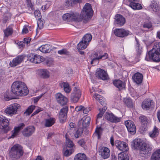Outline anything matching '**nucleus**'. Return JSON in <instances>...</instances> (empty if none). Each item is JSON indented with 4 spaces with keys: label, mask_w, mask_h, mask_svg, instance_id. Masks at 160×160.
Listing matches in <instances>:
<instances>
[{
    "label": "nucleus",
    "mask_w": 160,
    "mask_h": 160,
    "mask_svg": "<svg viewBox=\"0 0 160 160\" xmlns=\"http://www.w3.org/2000/svg\"><path fill=\"white\" fill-rule=\"evenodd\" d=\"M102 106H104L106 104V103L104 101V99L103 97H101V98L99 99V100H98Z\"/></svg>",
    "instance_id": "obj_60"
},
{
    "label": "nucleus",
    "mask_w": 160,
    "mask_h": 160,
    "mask_svg": "<svg viewBox=\"0 0 160 160\" xmlns=\"http://www.w3.org/2000/svg\"><path fill=\"white\" fill-rule=\"evenodd\" d=\"M113 83L114 85L119 90H121L125 88V82L119 79L113 81Z\"/></svg>",
    "instance_id": "obj_26"
},
{
    "label": "nucleus",
    "mask_w": 160,
    "mask_h": 160,
    "mask_svg": "<svg viewBox=\"0 0 160 160\" xmlns=\"http://www.w3.org/2000/svg\"><path fill=\"white\" fill-rule=\"evenodd\" d=\"M20 106L19 104L16 103L11 104L5 110V112L11 116L16 114Z\"/></svg>",
    "instance_id": "obj_6"
},
{
    "label": "nucleus",
    "mask_w": 160,
    "mask_h": 160,
    "mask_svg": "<svg viewBox=\"0 0 160 160\" xmlns=\"http://www.w3.org/2000/svg\"><path fill=\"white\" fill-rule=\"evenodd\" d=\"M40 75L44 78H48L49 77V71L45 69L40 70L39 71Z\"/></svg>",
    "instance_id": "obj_35"
},
{
    "label": "nucleus",
    "mask_w": 160,
    "mask_h": 160,
    "mask_svg": "<svg viewBox=\"0 0 160 160\" xmlns=\"http://www.w3.org/2000/svg\"><path fill=\"white\" fill-rule=\"evenodd\" d=\"M84 108V106L80 105L77 106L75 108V110L77 112H79L82 111L83 108Z\"/></svg>",
    "instance_id": "obj_58"
},
{
    "label": "nucleus",
    "mask_w": 160,
    "mask_h": 160,
    "mask_svg": "<svg viewBox=\"0 0 160 160\" xmlns=\"http://www.w3.org/2000/svg\"><path fill=\"white\" fill-rule=\"evenodd\" d=\"M72 0H66L65 2V5L66 6V8L69 7L70 5L72 6L71 2H72Z\"/></svg>",
    "instance_id": "obj_61"
},
{
    "label": "nucleus",
    "mask_w": 160,
    "mask_h": 160,
    "mask_svg": "<svg viewBox=\"0 0 160 160\" xmlns=\"http://www.w3.org/2000/svg\"><path fill=\"white\" fill-rule=\"evenodd\" d=\"M106 119L112 122H119L121 119V118L116 117L112 113H106L105 114Z\"/></svg>",
    "instance_id": "obj_21"
},
{
    "label": "nucleus",
    "mask_w": 160,
    "mask_h": 160,
    "mask_svg": "<svg viewBox=\"0 0 160 160\" xmlns=\"http://www.w3.org/2000/svg\"><path fill=\"white\" fill-rule=\"evenodd\" d=\"M97 77L102 80H107L108 75L107 72L104 70L99 69L96 72Z\"/></svg>",
    "instance_id": "obj_23"
},
{
    "label": "nucleus",
    "mask_w": 160,
    "mask_h": 160,
    "mask_svg": "<svg viewBox=\"0 0 160 160\" xmlns=\"http://www.w3.org/2000/svg\"><path fill=\"white\" fill-rule=\"evenodd\" d=\"M134 82L137 84H140L142 82L143 79L142 74L138 72L136 73L132 77Z\"/></svg>",
    "instance_id": "obj_27"
},
{
    "label": "nucleus",
    "mask_w": 160,
    "mask_h": 160,
    "mask_svg": "<svg viewBox=\"0 0 160 160\" xmlns=\"http://www.w3.org/2000/svg\"><path fill=\"white\" fill-rule=\"evenodd\" d=\"M82 133V131L81 130H80L79 129L77 130H74L72 131V134H74V137L76 138H78L80 136H81Z\"/></svg>",
    "instance_id": "obj_48"
},
{
    "label": "nucleus",
    "mask_w": 160,
    "mask_h": 160,
    "mask_svg": "<svg viewBox=\"0 0 160 160\" xmlns=\"http://www.w3.org/2000/svg\"><path fill=\"white\" fill-rule=\"evenodd\" d=\"M55 97L57 101L61 105H65L67 103V98L61 93L56 94Z\"/></svg>",
    "instance_id": "obj_20"
},
{
    "label": "nucleus",
    "mask_w": 160,
    "mask_h": 160,
    "mask_svg": "<svg viewBox=\"0 0 160 160\" xmlns=\"http://www.w3.org/2000/svg\"><path fill=\"white\" fill-rule=\"evenodd\" d=\"M130 32L127 30L123 28H116L114 30V33L117 36L123 38L129 34Z\"/></svg>",
    "instance_id": "obj_12"
},
{
    "label": "nucleus",
    "mask_w": 160,
    "mask_h": 160,
    "mask_svg": "<svg viewBox=\"0 0 160 160\" xmlns=\"http://www.w3.org/2000/svg\"><path fill=\"white\" fill-rule=\"evenodd\" d=\"M108 56L107 53H105L104 54L98 55V54L95 53L92 54L91 56L92 60L91 61V63L92 64L93 62L95 61H97L98 63V61L100 59L103 60L105 59L108 58Z\"/></svg>",
    "instance_id": "obj_17"
},
{
    "label": "nucleus",
    "mask_w": 160,
    "mask_h": 160,
    "mask_svg": "<svg viewBox=\"0 0 160 160\" xmlns=\"http://www.w3.org/2000/svg\"><path fill=\"white\" fill-rule=\"evenodd\" d=\"M51 49V46L48 44L43 45L39 48V50L43 53L49 52Z\"/></svg>",
    "instance_id": "obj_29"
},
{
    "label": "nucleus",
    "mask_w": 160,
    "mask_h": 160,
    "mask_svg": "<svg viewBox=\"0 0 160 160\" xmlns=\"http://www.w3.org/2000/svg\"><path fill=\"white\" fill-rule=\"evenodd\" d=\"M24 151L22 147L19 144H16L10 149L9 155L10 158L13 160H17L22 156Z\"/></svg>",
    "instance_id": "obj_3"
},
{
    "label": "nucleus",
    "mask_w": 160,
    "mask_h": 160,
    "mask_svg": "<svg viewBox=\"0 0 160 160\" xmlns=\"http://www.w3.org/2000/svg\"><path fill=\"white\" fill-rule=\"evenodd\" d=\"M9 121L5 117L0 116V129H3L4 132L7 133L11 128L8 126Z\"/></svg>",
    "instance_id": "obj_8"
},
{
    "label": "nucleus",
    "mask_w": 160,
    "mask_h": 160,
    "mask_svg": "<svg viewBox=\"0 0 160 160\" xmlns=\"http://www.w3.org/2000/svg\"><path fill=\"white\" fill-rule=\"evenodd\" d=\"M159 134V131L158 128L154 126L153 129L149 132V135L151 138L156 137Z\"/></svg>",
    "instance_id": "obj_31"
},
{
    "label": "nucleus",
    "mask_w": 160,
    "mask_h": 160,
    "mask_svg": "<svg viewBox=\"0 0 160 160\" xmlns=\"http://www.w3.org/2000/svg\"><path fill=\"white\" fill-rule=\"evenodd\" d=\"M43 23L42 21H41L40 20L38 22V27L37 28L36 31L37 34L38 33V30H40L43 28Z\"/></svg>",
    "instance_id": "obj_52"
},
{
    "label": "nucleus",
    "mask_w": 160,
    "mask_h": 160,
    "mask_svg": "<svg viewBox=\"0 0 160 160\" xmlns=\"http://www.w3.org/2000/svg\"><path fill=\"white\" fill-rule=\"evenodd\" d=\"M124 102L126 105L129 107H132L134 104L132 100L129 98H126L124 99Z\"/></svg>",
    "instance_id": "obj_44"
},
{
    "label": "nucleus",
    "mask_w": 160,
    "mask_h": 160,
    "mask_svg": "<svg viewBox=\"0 0 160 160\" xmlns=\"http://www.w3.org/2000/svg\"><path fill=\"white\" fill-rule=\"evenodd\" d=\"M99 152L101 157L104 159L108 158L110 155L109 149L106 147H103L99 148Z\"/></svg>",
    "instance_id": "obj_15"
},
{
    "label": "nucleus",
    "mask_w": 160,
    "mask_h": 160,
    "mask_svg": "<svg viewBox=\"0 0 160 160\" xmlns=\"http://www.w3.org/2000/svg\"><path fill=\"white\" fill-rule=\"evenodd\" d=\"M55 122V118H51L45 120L44 126L45 127H49L52 126Z\"/></svg>",
    "instance_id": "obj_32"
},
{
    "label": "nucleus",
    "mask_w": 160,
    "mask_h": 160,
    "mask_svg": "<svg viewBox=\"0 0 160 160\" xmlns=\"http://www.w3.org/2000/svg\"><path fill=\"white\" fill-rule=\"evenodd\" d=\"M26 56L24 55H18L13 59L12 61L10 62V65L12 67H15L20 64L23 62Z\"/></svg>",
    "instance_id": "obj_9"
},
{
    "label": "nucleus",
    "mask_w": 160,
    "mask_h": 160,
    "mask_svg": "<svg viewBox=\"0 0 160 160\" xmlns=\"http://www.w3.org/2000/svg\"><path fill=\"white\" fill-rule=\"evenodd\" d=\"M81 95V92L79 87H75L71 96L72 102L76 103L78 102Z\"/></svg>",
    "instance_id": "obj_7"
},
{
    "label": "nucleus",
    "mask_w": 160,
    "mask_h": 160,
    "mask_svg": "<svg viewBox=\"0 0 160 160\" xmlns=\"http://www.w3.org/2000/svg\"><path fill=\"white\" fill-rule=\"evenodd\" d=\"M78 144L81 146L84 147L85 145V143L83 139L81 140L78 142Z\"/></svg>",
    "instance_id": "obj_62"
},
{
    "label": "nucleus",
    "mask_w": 160,
    "mask_h": 160,
    "mask_svg": "<svg viewBox=\"0 0 160 160\" xmlns=\"http://www.w3.org/2000/svg\"><path fill=\"white\" fill-rule=\"evenodd\" d=\"M10 18V16L9 14H7L5 16L3 19V22L5 23L8 21Z\"/></svg>",
    "instance_id": "obj_55"
},
{
    "label": "nucleus",
    "mask_w": 160,
    "mask_h": 160,
    "mask_svg": "<svg viewBox=\"0 0 160 160\" xmlns=\"http://www.w3.org/2000/svg\"><path fill=\"white\" fill-rule=\"evenodd\" d=\"M63 89L64 91L67 93H69L71 91L70 88L69 84L67 82H64L62 83Z\"/></svg>",
    "instance_id": "obj_41"
},
{
    "label": "nucleus",
    "mask_w": 160,
    "mask_h": 160,
    "mask_svg": "<svg viewBox=\"0 0 160 160\" xmlns=\"http://www.w3.org/2000/svg\"><path fill=\"white\" fill-rule=\"evenodd\" d=\"M58 53L60 55H67L69 54V52L66 49H63L58 51Z\"/></svg>",
    "instance_id": "obj_54"
},
{
    "label": "nucleus",
    "mask_w": 160,
    "mask_h": 160,
    "mask_svg": "<svg viewBox=\"0 0 160 160\" xmlns=\"http://www.w3.org/2000/svg\"><path fill=\"white\" fill-rule=\"evenodd\" d=\"M138 2H135L130 3L129 6L134 10H140L142 9V5Z\"/></svg>",
    "instance_id": "obj_34"
},
{
    "label": "nucleus",
    "mask_w": 160,
    "mask_h": 160,
    "mask_svg": "<svg viewBox=\"0 0 160 160\" xmlns=\"http://www.w3.org/2000/svg\"><path fill=\"white\" fill-rule=\"evenodd\" d=\"M27 60L32 63H39L44 61V58L38 55L32 54L28 57Z\"/></svg>",
    "instance_id": "obj_10"
},
{
    "label": "nucleus",
    "mask_w": 160,
    "mask_h": 160,
    "mask_svg": "<svg viewBox=\"0 0 160 160\" xmlns=\"http://www.w3.org/2000/svg\"><path fill=\"white\" fill-rule=\"evenodd\" d=\"M127 129L131 134H134L136 132V127L134 122L132 121L128 120L125 122Z\"/></svg>",
    "instance_id": "obj_11"
},
{
    "label": "nucleus",
    "mask_w": 160,
    "mask_h": 160,
    "mask_svg": "<svg viewBox=\"0 0 160 160\" xmlns=\"http://www.w3.org/2000/svg\"><path fill=\"white\" fill-rule=\"evenodd\" d=\"M102 97L101 96V95L98 94H95L93 95V97L97 101L99 100V99L101 98V97Z\"/></svg>",
    "instance_id": "obj_63"
},
{
    "label": "nucleus",
    "mask_w": 160,
    "mask_h": 160,
    "mask_svg": "<svg viewBox=\"0 0 160 160\" xmlns=\"http://www.w3.org/2000/svg\"><path fill=\"white\" fill-rule=\"evenodd\" d=\"M74 160H87L86 156L84 153H78L75 155Z\"/></svg>",
    "instance_id": "obj_40"
},
{
    "label": "nucleus",
    "mask_w": 160,
    "mask_h": 160,
    "mask_svg": "<svg viewBox=\"0 0 160 160\" xmlns=\"http://www.w3.org/2000/svg\"><path fill=\"white\" fill-rule=\"evenodd\" d=\"M68 110V107L66 106L61 109L59 116V118L60 122L63 123L66 121Z\"/></svg>",
    "instance_id": "obj_13"
},
{
    "label": "nucleus",
    "mask_w": 160,
    "mask_h": 160,
    "mask_svg": "<svg viewBox=\"0 0 160 160\" xmlns=\"http://www.w3.org/2000/svg\"><path fill=\"white\" fill-rule=\"evenodd\" d=\"M115 145L118 150L123 151V152L128 150V147L124 142H121L117 140L115 141Z\"/></svg>",
    "instance_id": "obj_19"
},
{
    "label": "nucleus",
    "mask_w": 160,
    "mask_h": 160,
    "mask_svg": "<svg viewBox=\"0 0 160 160\" xmlns=\"http://www.w3.org/2000/svg\"><path fill=\"white\" fill-rule=\"evenodd\" d=\"M75 124L73 122H70L69 124V127L70 128V129L68 131V132L70 135H72V131L75 130L74 128Z\"/></svg>",
    "instance_id": "obj_51"
},
{
    "label": "nucleus",
    "mask_w": 160,
    "mask_h": 160,
    "mask_svg": "<svg viewBox=\"0 0 160 160\" xmlns=\"http://www.w3.org/2000/svg\"><path fill=\"white\" fill-rule=\"evenodd\" d=\"M92 36L90 34H86L82 38V40L88 44L92 39Z\"/></svg>",
    "instance_id": "obj_42"
},
{
    "label": "nucleus",
    "mask_w": 160,
    "mask_h": 160,
    "mask_svg": "<svg viewBox=\"0 0 160 160\" xmlns=\"http://www.w3.org/2000/svg\"><path fill=\"white\" fill-rule=\"evenodd\" d=\"M149 7L154 12H157L160 10V5L158 2L153 0L152 1L149 5Z\"/></svg>",
    "instance_id": "obj_28"
},
{
    "label": "nucleus",
    "mask_w": 160,
    "mask_h": 160,
    "mask_svg": "<svg viewBox=\"0 0 160 160\" xmlns=\"http://www.w3.org/2000/svg\"><path fill=\"white\" fill-rule=\"evenodd\" d=\"M35 129V128L33 126H29L23 129L22 132V134L26 137H29L32 135L34 132Z\"/></svg>",
    "instance_id": "obj_18"
},
{
    "label": "nucleus",
    "mask_w": 160,
    "mask_h": 160,
    "mask_svg": "<svg viewBox=\"0 0 160 160\" xmlns=\"http://www.w3.org/2000/svg\"><path fill=\"white\" fill-rule=\"evenodd\" d=\"M118 160H129L128 155L123 152L118 154Z\"/></svg>",
    "instance_id": "obj_38"
},
{
    "label": "nucleus",
    "mask_w": 160,
    "mask_h": 160,
    "mask_svg": "<svg viewBox=\"0 0 160 160\" xmlns=\"http://www.w3.org/2000/svg\"><path fill=\"white\" fill-rule=\"evenodd\" d=\"M145 143L141 139L138 138L134 139L132 142V145H133L134 148L135 149H139L140 152L142 149Z\"/></svg>",
    "instance_id": "obj_16"
},
{
    "label": "nucleus",
    "mask_w": 160,
    "mask_h": 160,
    "mask_svg": "<svg viewBox=\"0 0 160 160\" xmlns=\"http://www.w3.org/2000/svg\"><path fill=\"white\" fill-rule=\"evenodd\" d=\"M101 130V127H97L96 129L95 133L97 135L98 138L100 137Z\"/></svg>",
    "instance_id": "obj_53"
},
{
    "label": "nucleus",
    "mask_w": 160,
    "mask_h": 160,
    "mask_svg": "<svg viewBox=\"0 0 160 160\" xmlns=\"http://www.w3.org/2000/svg\"><path fill=\"white\" fill-rule=\"evenodd\" d=\"M12 92L15 95L20 96L27 95L29 92L26 85L20 81L13 82L12 85Z\"/></svg>",
    "instance_id": "obj_1"
},
{
    "label": "nucleus",
    "mask_w": 160,
    "mask_h": 160,
    "mask_svg": "<svg viewBox=\"0 0 160 160\" xmlns=\"http://www.w3.org/2000/svg\"><path fill=\"white\" fill-rule=\"evenodd\" d=\"M114 24L119 27L122 26L125 22V19L122 15L116 14L114 18Z\"/></svg>",
    "instance_id": "obj_14"
},
{
    "label": "nucleus",
    "mask_w": 160,
    "mask_h": 160,
    "mask_svg": "<svg viewBox=\"0 0 160 160\" xmlns=\"http://www.w3.org/2000/svg\"><path fill=\"white\" fill-rule=\"evenodd\" d=\"M145 60H152L156 62L160 61V42L154 43L153 48L146 54Z\"/></svg>",
    "instance_id": "obj_2"
},
{
    "label": "nucleus",
    "mask_w": 160,
    "mask_h": 160,
    "mask_svg": "<svg viewBox=\"0 0 160 160\" xmlns=\"http://www.w3.org/2000/svg\"><path fill=\"white\" fill-rule=\"evenodd\" d=\"M135 40L136 42V48L137 50V54L139 55L142 52V48L141 47H140V44L139 43L138 41L136 38H135Z\"/></svg>",
    "instance_id": "obj_46"
},
{
    "label": "nucleus",
    "mask_w": 160,
    "mask_h": 160,
    "mask_svg": "<svg viewBox=\"0 0 160 160\" xmlns=\"http://www.w3.org/2000/svg\"><path fill=\"white\" fill-rule=\"evenodd\" d=\"M35 106L34 105H31L29 106L24 112V114L26 116L29 115L35 109Z\"/></svg>",
    "instance_id": "obj_43"
},
{
    "label": "nucleus",
    "mask_w": 160,
    "mask_h": 160,
    "mask_svg": "<svg viewBox=\"0 0 160 160\" xmlns=\"http://www.w3.org/2000/svg\"><path fill=\"white\" fill-rule=\"evenodd\" d=\"M74 152L73 149H71L69 150L67 149L63 152V154L64 156L68 157L71 154Z\"/></svg>",
    "instance_id": "obj_49"
},
{
    "label": "nucleus",
    "mask_w": 160,
    "mask_h": 160,
    "mask_svg": "<svg viewBox=\"0 0 160 160\" xmlns=\"http://www.w3.org/2000/svg\"><path fill=\"white\" fill-rule=\"evenodd\" d=\"M67 135V134L65 136L66 146L69 148H72L74 146V144L72 141L68 138Z\"/></svg>",
    "instance_id": "obj_45"
},
{
    "label": "nucleus",
    "mask_w": 160,
    "mask_h": 160,
    "mask_svg": "<svg viewBox=\"0 0 160 160\" xmlns=\"http://www.w3.org/2000/svg\"><path fill=\"white\" fill-rule=\"evenodd\" d=\"M72 2H71V5H73L77 3H80L82 2V0H72Z\"/></svg>",
    "instance_id": "obj_64"
},
{
    "label": "nucleus",
    "mask_w": 160,
    "mask_h": 160,
    "mask_svg": "<svg viewBox=\"0 0 160 160\" xmlns=\"http://www.w3.org/2000/svg\"><path fill=\"white\" fill-rule=\"evenodd\" d=\"M139 119L141 123L143 125L147 124L148 121V119L144 116H142L140 117Z\"/></svg>",
    "instance_id": "obj_47"
},
{
    "label": "nucleus",
    "mask_w": 160,
    "mask_h": 160,
    "mask_svg": "<svg viewBox=\"0 0 160 160\" xmlns=\"http://www.w3.org/2000/svg\"><path fill=\"white\" fill-rule=\"evenodd\" d=\"M3 32L4 33V37H8L12 34L13 29L9 26L5 29L4 30Z\"/></svg>",
    "instance_id": "obj_37"
},
{
    "label": "nucleus",
    "mask_w": 160,
    "mask_h": 160,
    "mask_svg": "<svg viewBox=\"0 0 160 160\" xmlns=\"http://www.w3.org/2000/svg\"><path fill=\"white\" fill-rule=\"evenodd\" d=\"M63 20H67L69 21H75L80 22L84 20L82 17L77 13H66L64 14L62 16Z\"/></svg>",
    "instance_id": "obj_5"
},
{
    "label": "nucleus",
    "mask_w": 160,
    "mask_h": 160,
    "mask_svg": "<svg viewBox=\"0 0 160 160\" xmlns=\"http://www.w3.org/2000/svg\"><path fill=\"white\" fill-rule=\"evenodd\" d=\"M24 126V124L23 123H22L20 124L18 127H15L14 129L11 132L12 134L11 136L9 138H13L17 136L19 131L22 129Z\"/></svg>",
    "instance_id": "obj_25"
},
{
    "label": "nucleus",
    "mask_w": 160,
    "mask_h": 160,
    "mask_svg": "<svg viewBox=\"0 0 160 160\" xmlns=\"http://www.w3.org/2000/svg\"><path fill=\"white\" fill-rule=\"evenodd\" d=\"M142 150L140 152V154L143 155L149 154L151 153L152 149V146L149 144H146L145 143Z\"/></svg>",
    "instance_id": "obj_24"
},
{
    "label": "nucleus",
    "mask_w": 160,
    "mask_h": 160,
    "mask_svg": "<svg viewBox=\"0 0 160 160\" xmlns=\"http://www.w3.org/2000/svg\"><path fill=\"white\" fill-rule=\"evenodd\" d=\"M91 118L90 117H87L85 118H83L80 120L78 122V125L80 127L86 128L88 127L90 123Z\"/></svg>",
    "instance_id": "obj_22"
},
{
    "label": "nucleus",
    "mask_w": 160,
    "mask_h": 160,
    "mask_svg": "<svg viewBox=\"0 0 160 160\" xmlns=\"http://www.w3.org/2000/svg\"><path fill=\"white\" fill-rule=\"evenodd\" d=\"M152 102V100H149L148 99L145 100L142 103V107L144 109L148 110L150 108Z\"/></svg>",
    "instance_id": "obj_30"
},
{
    "label": "nucleus",
    "mask_w": 160,
    "mask_h": 160,
    "mask_svg": "<svg viewBox=\"0 0 160 160\" xmlns=\"http://www.w3.org/2000/svg\"><path fill=\"white\" fill-rule=\"evenodd\" d=\"M143 27L145 28H150L152 27V24L151 22L148 23L145 22L143 25Z\"/></svg>",
    "instance_id": "obj_59"
},
{
    "label": "nucleus",
    "mask_w": 160,
    "mask_h": 160,
    "mask_svg": "<svg viewBox=\"0 0 160 160\" xmlns=\"http://www.w3.org/2000/svg\"><path fill=\"white\" fill-rule=\"evenodd\" d=\"M46 65L48 66H51L53 65V61L51 59H47L46 61Z\"/></svg>",
    "instance_id": "obj_56"
},
{
    "label": "nucleus",
    "mask_w": 160,
    "mask_h": 160,
    "mask_svg": "<svg viewBox=\"0 0 160 160\" xmlns=\"http://www.w3.org/2000/svg\"><path fill=\"white\" fill-rule=\"evenodd\" d=\"M88 44V43L84 42L82 39V40L78 44L77 48L78 49H84L87 47Z\"/></svg>",
    "instance_id": "obj_36"
},
{
    "label": "nucleus",
    "mask_w": 160,
    "mask_h": 160,
    "mask_svg": "<svg viewBox=\"0 0 160 160\" xmlns=\"http://www.w3.org/2000/svg\"><path fill=\"white\" fill-rule=\"evenodd\" d=\"M26 1L28 7L30 8L32 10L33 9V5L31 3L30 0H26Z\"/></svg>",
    "instance_id": "obj_57"
},
{
    "label": "nucleus",
    "mask_w": 160,
    "mask_h": 160,
    "mask_svg": "<svg viewBox=\"0 0 160 160\" xmlns=\"http://www.w3.org/2000/svg\"><path fill=\"white\" fill-rule=\"evenodd\" d=\"M107 109V108L104 106L103 107V108L102 109H99V111L100 112L97 115V119L96 120V123L97 124H98V120L99 119L102 118V116L104 113L105 112L106 110Z\"/></svg>",
    "instance_id": "obj_39"
},
{
    "label": "nucleus",
    "mask_w": 160,
    "mask_h": 160,
    "mask_svg": "<svg viewBox=\"0 0 160 160\" xmlns=\"http://www.w3.org/2000/svg\"><path fill=\"white\" fill-rule=\"evenodd\" d=\"M150 160H160V149L157 150L153 153Z\"/></svg>",
    "instance_id": "obj_33"
},
{
    "label": "nucleus",
    "mask_w": 160,
    "mask_h": 160,
    "mask_svg": "<svg viewBox=\"0 0 160 160\" xmlns=\"http://www.w3.org/2000/svg\"><path fill=\"white\" fill-rule=\"evenodd\" d=\"M34 14L37 19L39 20L41 19V14L40 13V12L39 10H35L34 12Z\"/></svg>",
    "instance_id": "obj_50"
},
{
    "label": "nucleus",
    "mask_w": 160,
    "mask_h": 160,
    "mask_svg": "<svg viewBox=\"0 0 160 160\" xmlns=\"http://www.w3.org/2000/svg\"><path fill=\"white\" fill-rule=\"evenodd\" d=\"M93 14V11L92 9L91 4L86 3L83 7L82 11L81 12V17H82L85 22L87 21Z\"/></svg>",
    "instance_id": "obj_4"
}]
</instances>
